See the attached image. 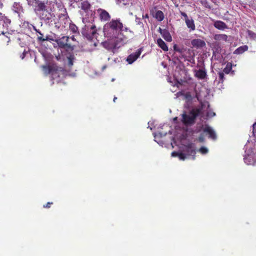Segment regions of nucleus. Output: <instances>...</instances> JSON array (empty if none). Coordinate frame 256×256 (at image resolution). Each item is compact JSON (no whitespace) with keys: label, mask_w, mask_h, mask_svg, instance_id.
<instances>
[{"label":"nucleus","mask_w":256,"mask_h":256,"mask_svg":"<svg viewBox=\"0 0 256 256\" xmlns=\"http://www.w3.org/2000/svg\"><path fill=\"white\" fill-rule=\"evenodd\" d=\"M187 27L190 28V31L194 30H196V26L192 18L186 20L185 21Z\"/></svg>","instance_id":"dca6fc26"},{"label":"nucleus","mask_w":256,"mask_h":256,"mask_svg":"<svg viewBox=\"0 0 256 256\" xmlns=\"http://www.w3.org/2000/svg\"><path fill=\"white\" fill-rule=\"evenodd\" d=\"M103 44H104V46H108V42H104V43H103Z\"/></svg>","instance_id":"37998d69"},{"label":"nucleus","mask_w":256,"mask_h":256,"mask_svg":"<svg viewBox=\"0 0 256 256\" xmlns=\"http://www.w3.org/2000/svg\"><path fill=\"white\" fill-rule=\"evenodd\" d=\"M202 110L200 108H195L190 111V116L194 121L196 117L200 114Z\"/></svg>","instance_id":"aec40b11"},{"label":"nucleus","mask_w":256,"mask_h":256,"mask_svg":"<svg viewBox=\"0 0 256 256\" xmlns=\"http://www.w3.org/2000/svg\"><path fill=\"white\" fill-rule=\"evenodd\" d=\"M28 2V4L29 6H34V0H26Z\"/></svg>","instance_id":"c9c22d12"},{"label":"nucleus","mask_w":256,"mask_h":256,"mask_svg":"<svg viewBox=\"0 0 256 256\" xmlns=\"http://www.w3.org/2000/svg\"><path fill=\"white\" fill-rule=\"evenodd\" d=\"M182 122L185 124H190L194 122V120L190 116L186 114H183L182 115Z\"/></svg>","instance_id":"4468645a"},{"label":"nucleus","mask_w":256,"mask_h":256,"mask_svg":"<svg viewBox=\"0 0 256 256\" xmlns=\"http://www.w3.org/2000/svg\"><path fill=\"white\" fill-rule=\"evenodd\" d=\"M26 51L24 50V51L23 52V53H22V56H21V58L23 59V58H24L25 56H26Z\"/></svg>","instance_id":"ea45409f"},{"label":"nucleus","mask_w":256,"mask_h":256,"mask_svg":"<svg viewBox=\"0 0 256 256\" xmlns=\"http://www.w3.org/2000/svg\"><path fill=\"white\" fill-rule=\"evenodd\" d=\"M142 53V48L138 49L136 52L129 55L126 58V61L129 64H132L139 58Z\"/></svg>","instance_id":"0eeeda50"},{"label":"nucleus","mask_w":256,"mask_h":256,"mask_svg":"<svg viewBox=\"0 0 256 256\" xmlns=\"http://www.w3.org/2000/svg\"><path fill=\"white\" fill-rule=\"evenodd\" d=\"M38 40L40 42H45V41H54L51 36H46V38H44V36H38Z\"/></svg>","instance_id":"393cba45"},{"label":"nucleus","mask_w":256,"mask_h":256,"mask_svg":"<svg viewBox=\"0 0 256 256\" xmlns=\"http://www.w3.org/2000/svg\"><path fill=\"white\" fill-rule=\"evenodd\" d=\"M178 158H179L180 160H184L186 158V155L185 154L180 152L179 156H178Z\"/></svg>","instance_id":"7c9ffc66"},{"label":"nucleus","mask_w":256,"mask_h":256,"mask_svg":"<svg viewBox=\"0 0 256 256\" xmlns=\"http://www.w3.org/2000/svg\"><path fill=\"white\" fill-rule=\"evenodd\" d=\"M224 73L222 72H220L218 73L219 81L221 82H224L225 80Z\"/></svg>","instance_id":"bb28decb"},{"label":"nucleus","mask_w":256,"mask_h":256,"mask_svg":"<svg viewBox=\"0 0 256 256\" xmlns=\"http://www.w3.org/2000/svg\"><path fill=\"white\" fill-rule=\"evenodd\" d=\"M123 28V24L120 20L112 19L104 26L103 32L105 37L110 39L116 38L119 32Z\"/></svg>","instance_id":"f257e3e1"},{"label":"nucleus","mask_w":256,"mask_h":256,"mask_svg":"<svg viewBox=\"0 0 256 256\" xmlns=\"http://www.w3.org/2000/svg\"><path fill=\"white\" fill-rule=\"evenodd\" d=\"M184 151L188 156H192L193 160L195 159L196 152L193 144L190 143L186 146Z\"/></svg>","instance_id":"6e6552de"},{"label":"nucleus","mask_w":256,"mask_h":256,"mask_svg":"<svg viewBox=\"0 0 256 256\" xmlns=\"http://www.w3.org/2000/svg\"><path fill=\"white\" fill-rule=\"evenodd\" d=\"M208 150L204 146H202L199 150V152L202 154H208Z\"/></svg>","instance_id":"c85d7f7f"},{"label":"nucleus","mask_w":256,"mask_h":256,"mask_svg":"<svg viewBox=\"0 0 256 256\" xmlns=\"http://www.w3.org/2000/svg\"><path fill=\"white\" fill-rule=\"evenodd\" d=\"M203 132L209 135V138L212 140H216V136L214 131L213 129L208 126H206Z\"/></svg>","instance_id":"9d476101"},{"label":"nucleus","mask_w":256,"mask_h":256,"mask_svg":"<svg viewBox=\"0 0 256 256\" xmlns=\"http://www.w3.org/2000/svg\"><path fill=\"white\" fill-rule=\"evenodd\" d=\"M159 32L164 40L167 42H172V36L168 30L159 28Z\"/></svg>","instance_id":"9b49d317"},{"label":"nucleus","mask_w":256,"mask_h":256,"mask_svg":"<svg viewBox=\"0 0 256 256\" xmlns=\"http://www.w3.org/2000/svg\"><path fill=\"white\" fill-rule=\"evenodd\" d=\"M142 17H143V18H148V14H146L145 15H143Z\"/></svg>","instance_id":"79ce46f5"},{"label":"nucleus","mask_w":256,"mask_h":256,"mask_svg":"<svg viewBox=\"0 0 256 256\" xmlns=\"http://www.w3.org/2000/svg\"><path fill=\"white\" fill-rule=\"evenodd\" d=\"M228 36L225 34H216L214 36V40H224L226 42Z\"/></svg>","instance_id":"4be33fe9"},{"label":"nucleus","mask_w":256,"mask_h":256,"mask_svg":"<svg viewBox=\"0 0 256 256\" xmlns=\"http://www.w3.org/2000/svg\"><path fill=\"white\" fill-rule=\"evenodd\" d=\"M82 34L88 40H92L98 34L96 25L92 22H88L82 28Z\"/></svg>","instance_id":"f03ea898"},{"label":"nucleus","mask_w":256,"mask_h":256,"mask_svg":"<svg viewBox=\"0 0 256 256\" xmlns=\"http://www.w3.org/2000/svg\"><path fill=\"white\" fill-rule=\"evenodd\" d=\"M34 30H36V31L39 34V36H43V34H42V33L40 32V31L39 30H37L36 28V27H34Z\"/></svg>","instance_id":"e433bc0d"},{"label":"nucleus","mask_w":256,"mask_h":256,"mask_svg":"<svg viewBox=\"0 0 256 256\" xmlns=\"http://www.w3.org/2000/svg\"><path fill=\"white\" fill-rule=\"evenodd\" d=\"M10 22L11 21L9 18L2 15V13L0 12V26H2V28L8 30Z\"/></svg>","instance_id":"1a4fd4ad"},{"label":"nucleus","mask_w":256,"mask_h":256,"mask_svg":"<svg viewBox=\"0 0 256 256\" xmlns=\"http://www.w3.org/2000/svg\"><path fill=\"white\" fill-rule=\"evenodd\" d=\"M46 2H42L40 0H34V10L36 13L40 12H44L46 10Z\"/></svg>","instance_id":"39448f33"},{"label":"nucleus","mask_w":256,"mask_h":256,"mask_svg":"<svg viewBox=\"0 0 256 256\" xmlns=\"http://www.w3.org/2000/svg\"><path fill=\"white\" fill-rule=\"evenodd\" d=\"M42 69L46 74H51L53 76L56 74L58 71L62 70V68L58 66L56 64L44 66Z\"/></svg>","instance_id":"20e7f679"},{"label":"nucleus","mask_w":256,"mask_h":256,"mask_svg":"<svg viewBox=\"0 0 256 256\" xmlns=\"http://www.w3.org/2000/svg\"><path fill=\"white\" fill-rule=\"evenodd\" d=\"M180 154V152H173L172 153V156H178V154Z\"/></svg>","instance_id":"72a5a7b5"},{"label":"nucleus","mask_w":256,"mask_h":256,"mask_svg":"<svg viewBox=\"0 0 256 256\" xmlns=\"http://www.w3.org/2000/svg\"><path fill=\"white\" fill-rule=\"evenodd\" d=\"M202 4L206 8H208L209 9H210L212 8L209 3L206 0L202 1Z\"/></svg>","instance_id":"c756f323"},{"label":"nucleus","mask_w":256,"mask_h":256,"mask_svg":"<svg viewBox=\"0 0 256 256\" xmlns=\"http://www.w3.org/2000/svg\"><path fill=\"white\" fill-rule=\"evenodd\" d=\"M155 16L156 18L160 22L162 21L164 18V15L160 10H158L156 12Z\"/></svg>","instance_id":"5701e85b"},{"label":"nucleus","mask_w":256,"mask_h":256,"mask_svg":"<svg viewBox=\"0 0 256 256\" xmlns=\"http://www.w3.org/2000/svg\"><path fill=\"white\" fill-rule=\"evenodd\" d=\"M68 66L71 67L73 65V61L74 60V55H70L68 57Z\"/></svg>","instance_id":"cd10ccee"},{"label":"nucleus","mask_w":256,"mask_h":256,"mask_svg":"<svg viewBox=\"0 0 256 256\" xmlns=\"http://www.w3.org/2000/svg\"><path fill=\"white\" fill-rule=\"evenodd\" d=\"M136 22H138V24H142V22H140V18H136Z\"/></svg>","instance_id":"a19ab883"},{"label":"nucleus","mask_w":256,"mask_h":256,"mask_svg":"<svg viewBox=\"0 0 256 256\" xmlns=\"http://www.w3.org/2000/svg\"><path fill=\"white\" fill-rule=\"evenodd\" d=\"M116 98H116V97H114V100H114V102H116Z\"/></svg>","instance_id":"49530a36"},{"label":"nucleus","mask_w":256,"mask_h":256,"mask_svg":"<svg viewBox=\"0 0 256 256\" xmlns=\"http://www.w3.org/2000/svg\"><path fill=\"white\" fill-rule=\"evenodd\" d=\"M252 8L256 12V0L254 2L251 6Z\"/></svg>","instance_id":"473e14b6"},{"label":"nucleus","mask_w":256,"mask_h":256,"mask_svg":"<svg viewBox=\"0 0 256 256\" xmlns=\"http://www.w3.org/2000/svg\"><path fill=\"white\" fill-rule=\"evenodd\" d=\"M191 44L193 47L196 48H200L204 46L206 44L205 42L200 39H194L191 41Z\"/></svg>","instance_id":"ddd939ff"},{"label":"nucleus","mask_w":256,"mask_h":256,"mask_svg":"<svg viewBox=\"0 0 256 256\" xmlns=\"http://www.w3.org/2000/svg\"><path fill=\"white\" fill-rule=\"evenodd\" d=\"M98 13L99 18L102 22H108L110 20V14L106 10L102 8H99L98 10Z\"/></svg>","instance_id":"423d86ee"},{"label":"nucleus","mask_w":256,"mask_h":256,"mask_svg":"<svg viewBox=\"0 0 256 256\" xmlns=\"http://www.w3.org/2000/svg\"><path fill=\"white\" fill-rule=\"evenodd\" d=\"M248 46L246 45H244L240 46L234 51V54H243L244 52L247 51Z\"/></svg>","instance_id":"6ab92c4d"},{"label":"nucleus","mask_w":256,"mask_h":256,"mask_svg":"<svg viewBox=\"0 0 256 256\" xmlns=\"http://www.w3.org/2000/svg\"><path fill=\"white\" fill-rule=\"evenodd\" d=\"M70 30L74 34L78 33V28L74 24H70Z\"/></svg>","instance_id":"b1692460"},{"label":"nucleus","mask_w":256,"mask_h":256,"mask_svg":"<svg viewBox=\"0 0 256 256\" xmlns=\"http://www.w3.org/2000/svg\"><path fill=\"white\" fill-rule=\"evenodd\" d=\"M70 38L68 36H62L61 38L54 40L57 43L58 46L60 48L66 49V50H72L73 46L69 43Z\"/></svg>","instance_id":"7ed1b4c3"},{"label":"nucleus","mask_w":256,"mask_h":256,"mask_svg":"<svg viewBox=\"0 0 256 256\" xmlns=\"http://www.w3.org/2000/svg\"><path fill=\"white\" fill-rule=\"evenodd\" d=\"M90 8V4L86 0H84L81 2V8L85 12H88Z\"/></svg>","instance_id":"412c9836"},{"label":"nucleus","mask_w":256,"mask_h":256,"mask_svg":"<svg viewBox=\"0 0 256 256\" xmlns=\"http://www.w3.org/2000/svg\"><path fill=\"white\" fill-rule=\"evenodd\" d=\"M198 140L200 142H202L204 140V138L203 136L200 135L198 138Z\"/></svg>","instance_id":"58836bf2"},{"label":"nucleus","mask_w":256,"mask_h":256,"mask_svg":"<svg viewBox=\"0 0 256 256\" xmlns=\"http://www.w3.org/2000/svg\"><path fill=\"white\" fill-rule=\"evenodd\" d=\"M248 36H253V35H255L256 34L253 32H252V30H248Z\"/></svg>","instance_id":"4c0bfd02"},{"label":"nucleus","mask_w":256,"mask_h":256,"mask_svg":"<svg viewBox=\"0 0 256 256\" xmlns=\"http://www.w3.org/2000/svg\"><path fill=\"white\" fill-rule=\"evenodd\" d=\"M196 98H198V94L196 92Z\"/></svg>","instance_id":"de8ad7c7"},{"label":"nucleus","mask_w":256,"mask_h":256,"mask_svg":"<svg viewBox=\"0 0 256 256\" xmlns=\"http://www.w3.org/2000/svg\"><path fill=\"white\" fill-rule=\"evenodd\" d=\"M157 44L158 46L160 48L162 49L164 51H168V48L166 42L161 38H160L158 39Z\"/></svg>","instance_id":"f3484780"},{"label":"nucleus","mask_w":256,"mask_h":256,"mask_svg":"<svg viewBox=\"0 0 256 256\" xmlns=\"http://www.w3.org/2000/svg\"><path fill=\"white\" fill-rule=\"evenodd\" d=\"M214 26L216 28L224 30L228 28V26L225 22L220 20H216L214 22Z\"/></svg>","instance_id":"2eb2a0df"},{"label":"nucleus","mask_w":256,"mask_h":256,"mask_svg":"<svg viewBox=\"0 0 256 256\" xmlns=\"http://www.w3.org/2000/svg\"><path fill=\"white\" fill-rule=\"evenodd\" d=\"M181 14L184 18L185 21L186 20L189 19L188 18V15L186 13L182 12H181Z\"/></svg>","instance_id":"f704fd0d"},{"label":"nucleus","mask_w":256,"mask_h":256,"mask_svg":"<svg viewBox=\"0 0 256 256\" xmlns=\"http://www.w3.org/2000/svg\"><path fill=\"white\" fill-rule=\"evenodd\" d=\"M254 130L256 128V122L253 124Z\"/></svg>","instance_id":"c03bdc74"},{"label":"nucleus","mask_w":256,"mask_h":256,"mask_svg":"<svg viewBox=\"0 0 256 256\" xmlns=\"http://www.w3.org/2000/svg\"><path fill=\"white\" fill-rule=\"evenodd\" d=\"M52 204L53 203L52 202H48L46 204L44 205L43 207L46 208H50Z\"/></svg>","instance_id":"2f4dec72"},{"label":"nucleus","mask_w":256,"mask_h":256,"mask_svg":"<svg viewBox=\"0 0 256 256\" xmlns=\"http://www.w3.org/2000/svg\"><path fill=\"white\" fill-rule=\"evenodd\" d=\"M232 68V65L230 62H228L226 66V67L224 69L223 72L226 74H228L230 73V71L231 70Z\"/></svg>","instance_id":"a878e982"},{"label":"nucleus","mask_w":256,"mask_h":256,"mask_svg":"<svg viewBox=\"0 0 256 256\" xmlns=\"http://www.w3.org/2000/svg\"><path fill=\"white\" fill-rule=\"evenodd\" d=\"M12 10L18 14L24 12V8L20 2H14L12 6Z\"/></svg>","instance_id":"f8f14e48"},{"label":"nucleus","mask_w":256,"mask_h":256,"mask_svg":"<svg viewBox=\"0 0 256 256\" xmlns=\"http://www.w3.org/2000/svg\"><path fill=\"white\" fill-rule=\"evenodd\" d=\"M70 38L72 40H74L75 39H74V36H71Z\"/></svg>","instance_id":"a18cd8bd"},{"label":"nucleus","mask_w":256,"mask_h":256,"mask_svg":"<svg viewBox=\"0 0 256 256\" xmlns=\"http://www.w3.org/2000/svg\"><path fill=\"white\" fill-rule=\"evenodd\" d=\"M1 32H2V34H4V30H3L2 31H1Z\"/></svg>","instance_id":"09e8293b"},{"label":"nucleus","mask_w":256,"mask_h":256,"mask_svg":"<svg viewBox=\"0 0 256 256\" xmlns=\"http://www.w3.org/2000/svg\"><path fill=\"white\" fill-rule=\"evenodd\" d=\"M195 76L200 80H203L206 76V72L204 70L199 69L196 70Z\"/></svg>","instance_id":"a211bd4d"}]
</instances>
